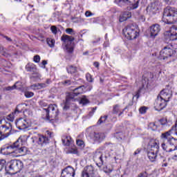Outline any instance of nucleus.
Returning a JSON list of instances; mask_svg holds the SVG:
<instances>
[{"instance_id": "1", "label": "nucleus", "mask_w": 177, "mask_h": 177, "mask_svg": "<svg viewBox=\"0 0 177 177\" xmlns=\"http://www.w3.org/2000/svg\"><path fill=\"white\" fill-rule=\"evenodd\" d=\"M165 39H166V41H169V43L167 46H165L163 49L160 50L159 55V59H160V60H165L176 53V50H174V46L171 42V41L177 40L176 26H172L169 30L165 32Z\"/></svg>"}, {"instance_id": "2", "label": "nucleus", "mask_w": 177, "mask_h": 177, "mask_svg": "<svg viewBox=\"0 0 177 177\" xmlns=\"http://www.w3.org/2000/svg\"><path fill=\"white\" fill-rule=\"evenodd\" d=\"M172 130L162 133L160 136L162 140L161 147L162 150L168 153L177 150V140L171 136Z\"/></svg>"}, {"instance_id": "3", "label": "nucleus", "mask_w": 177, "mask_h": 177, "mask_svg": "<svg viewBox=\"0 0 177 177\" xmlns=\"http://www.w3.org/2000/svg\"><path fill=\"white\" fill-rule=\"evenodd\" d=\"M122 31L127 39H136V37L139 36V30H138L136 25H127Z\"/></svg>"}, {"instance_id": "4", "label": "nucleus", "mask_w": 177, "mask_h": 177, "mask_svg": "<svg viewBox=\"0 0 177 177\" xmlns=\"http://www.w3.org/2000/svg\"><path fill=\"white\" fill-rule=\"evenodd\" d=\"M46 111V118L49 121H56L59 117V109L56 104H50L47 109H44Z\"/></svg>"}, {"instance_id": "5", "label": "nucleus", "mask_w": 177, "mask_h": 177, "mask_svg": "<svg viewBox=\"0 0 177 177\" xmlns=\"http://www.w3.org/2000/svg\"><path fill=\"white\" fill-rule=\"evenodd\" d=\"M163 20H166L167 23H176L177 21V10L171 7H167L163 12Z\"/></svg>"}, {"instance_id": "6", "label": "nucleus", "mask_w": 177, "mask_h": 177, "mask_svg": "<svg viewBox=\"0 0 177 177\" xmlns=\"http://www.w3.org/2000/svg\"><path fill=\"white\" fill-rule=\"evenodd\" d=\"M21 141L22 140L19 138L13 145L7 147V149H12V150H15L17 153H19L21 156H26L27 154V147H22L23 143H21Z\"/></svg>"}, {"instance_id": "7", "label": "nucleus", "mask_w": 177, "mask_h": 177, "mask_svg": "<svg viewBox=\"0 0 177 177\" xmlns=\"http://www.w3.org/2000/svg\"><path fill=\"white\" fill-rule=\"evenodd\" d=\"M23 162L20 160H12L9 162V166L8 167V172H20L23 169Z\"/></svg>"}, {"instance_id": "8", "label": "nucleus", "mask_w": 177, "mask_h": 177, "mask_svg": "<svg viewBox=\"0 0 177 177\" xmlns=\"http://www.w3.org/2000/svg\"><path fill=\"white\" fill-rule=\"evenodd\" d=\"M62 41L66 44L65 48L68 53H73L74 50V37L73 36H68L67 35H64L61 37Z\"/></svg>"}, {"instance_id": "9", "label": "nucleus", "mask_w": 177, "mask_h": 177, "mask_svg": "<svg viewBox=\"0 0 177 177\" xmlns=\"http://www.w3.org/2000/svg\"><path fill=\"white\" fill-rule=\"evenodd\" d=\"M10 132H12V124L7 123L6 124L1 125L0 127V139L3 140L6 138H8L9 135H10Z\"/></svg>"}, {"instance_id": "10", "label": "nucleus", "mask_w": 177, "mask_h": 177, "mask_svg": "<svg viewBox=\"0 0 177 177\" xmlns=\"http://www.w3.org/2000/svg\"><path fill=\"white\" fill-rule=\"evenodd\" d=\"M53 136V133L49 131H46V135H40L39 136L37 143L40 145V146H46L49 144V139Z\"/></svg>"}, {"instance_id": "11", "label": "nucleus", "mask_w": 177, "mask_h": 177, "mask_svg": "<svg viewBox=\"0 0 177 177\" xmlns=\"http://www.w3.org/2000/svg\"><path fill=\"white\" fill-rule=\"evenodd\" d=\"M15 125L17 128L20 131H22L23 129H27V128H30V127H31L30 122L24 118H19L15 122Z\"/></svg>"}, {"instance_id": "12", "label": "nucleus", "mask_w": 177, "mask_h": 177, "mask_svg": "<svg viewBox=\"0 0 177 177\" xmlns=\"http://www.w3.org/2000/svg\"><path fill=\"white\" fill-rule=\"evenodd\" d=\"M161 31V26L158 24H153L149 27V34L151 38H156L158 34H160V32Z\"/></svg>"}, {"instance_id": "13", "label": "nucleus", "mask_w": 177, "mask_h": 177, "mask_svg": "<svg viewBox=\"0 0 177 177\" xmlns=\"http://www.w3.org/2000/svg\"><path fill=\"white\" fill-rule=\"evenodd\" d=\"M167 106V102L162 98L160 97V95H158L157 99L154 102V108L157 111H161L162 109H165Z\"/></svg>"}, {"instance_id": "14", "label": "nucleus", "mask_w": 177, "mask_h": 177, "mask_svg": "<svg viewBox=\"0 0 177 177\" xmlns=\"http://www.w3.org/2000/svg\"><path fill=\"white\" fill-rule=\"evenodd\" d=\"M122 5H129L130 10L138 9L139 0H118Z\"/></svg>"}, {"instance_id": "15", "label": "nucleus", "mask_w": 177, "mask_h": 177, "mask_svg": "<svg viewBox=\"0 0 177 177\" xmlns=\"http://www.w3.org/2000/svg\"><path fill=\"white\" fill-rule=\"evenodd\" d=\"M159 97H160L162 100H165V102L167 103V102H169V99L172 97V91L168 89H163L160 91Z\"/></svg>"}, {"instance_id": "16", "label": "nucleus", "mask_w": 177, "mask_h": 177, "mask_svg": "<svg viewBox=\"0 0 177 177\" xmlns=\"http://www.w3.org/2000/svg\"><path fill=\"white\" fill-rule=\"evenodd\" d=\"M75 176V170L70 166L63 169L61 174V177H74Z\"/></svg>"}, {"instance_id": "17", "label": "nucleus", "mask_w": 177, "mask_h": 177, "mask_svg": "<svg viewBox=\"0 0 177 177\" xmlns=\"http://www.w3.org/2000/svg\"><path fill=\"white\" fill-rule=\"evenodd\" d=\"M93 160L97 162L98 167H102L103 165V153H102V151L97 150L94 153Z\"/></svg>"}, {"instance_id": "18", "label": "nucleus", "mask_w": 177, "mask_h": 177, "mask_svg": "<svg viewBox=\"0 0 177 177\" xmlns=\"http://www.w3.org/2000/svg\"><path fill=\"white\" fill-rule=\"evenodd\" d=\"M91 138L95 142L100 143V142H103L106 139V134L102 132H94L91 134Z\"/></svg>"}, {"instance_id": "19", "label": "nucleus", "mask_w": 177, "mask_h": 177, "mask_svg": "<svg viewBox=\"0 0 177 177\" xmlns=\"http://www.w3.org/2000/svg\"><path fill=\"white\" fill-rule=\"evenodd\" d=\"M93 172H95V168H93V166H87L82 171V177H91L93 175Z\"/></svg>"}, {"instance_id": "20", "label": "nucleus", "mask_w": 177, "mask_h": 177, "mask_svg": "<svg viewBox=\"0 0 177 177\" xmlns=\"http://www.w3.org/2000/svg\"><path fill=\"white\" fill-rule=\"evenodd\" d=\"M70 102H74V94L68 93L66 97V101L64 104V110H68L70 109Z\"/></svg>"}, {"instance_id": "21", "label": "nucleus", "mask_w": 177, "mask_h": 177, "mask_svg": "<svg viewBox=\"0 0 177 177\" xmlns=\"http://www.w3.org/2000/svg\"><path fill=\"white\" fill-rule=\"evenodd\" d=\"M50 84H52V80H50V79H47L45 83L35 84L32 86L33 88H35V89H42L44 88H47Z\"/></svg>"}, {"instance_id": "22", "label": "nucleus", "mask_w": 177, "mask_h": 177, "mask_svg": "<svg viewBox=\"0 0 177 177\" xmlns=\"http://www.w3.org/2000/svg\"><path fill=\"white\" fill-rule=\"evenodd\" d=\"M131 17L132 14L129 11H126L120 16L119 21L120 23H123V21H127L128 19H131Z\"/></svg>"}, {"instance_id": "23", "label": "nucleus", "mask_w": 177, "mask_h": 177, "mask_svg": "<svg viewBox=\"0 0 177 177\" xmlns=\"http://www.w3.org/2000/svg\"><path fill=\"white\" fill-rule=\"evenodd\" d=\"M149 151H154L155 153H158L160 151V144L156 141H153L149 144Z\"/></svg>"}, {"instance_id": "24", "label": "nucleus", "mask_w": 177, "mask_h": 177, "mask_svg": "<svg viewBox=\"0 0 177 177\" xmlns=\"http://www.w3.org/2000/svg\"><path fill=\"white\" fill-rule=\"evenodd\" d=\"M147 13L149 16H154L157 13V8L154 4H151L147 8Z\"/></svg>"}, {"instance_id": "25", "label": "nucleus", "mask_w": 177, "mask_h": 177, "mask_svg": "<svg viewBox=\"0 0 177 177\" xmlns=\"http://www.w3.org/2000/svg\"><path fill=\"white\" fill-rule=\"evenodd\" d=\"M157 153L153 151H148L147 152V157L150 160L151 162H154L157 158Z\"/></svg>"}, {"instance_id": "26", "label": "nucleus", "mask_w": 177, "mask_h": 177, "mask_svg": "<svg viewBox=\"0 0 177 177\" xmlns=\"http://www.w3.org/2000/svg\"><path fill=\"white\" fill-rule=\"evenodd\" d=\"M84 86H80L73 90V92L68 93H73V98L75 97V96H78V95H81V93H84Z\"/></svg>"}, {"instance_id": "27", "label": "nucleus", "mask_w": 177, "mask_h": 177, "mask_svg": "<svg viewBox=\"0 0 177 177\" xmlns=\"http://www.w3.org/2000/svg\"><path fill=\"white\" fill-rule=\"evenodd\" d=\"M62 140L64 146H70V143H71V137L63 136L62 138Z\"/></svg>"}, {"instance_id": "28", "label": "nucleus", "mask_w": 177, "mask_h": 177, "mask_svg": "<svg viewBox=\"0 0 177 177\" xmlns=\"http://www.w3.org/2000/svg\"><path fill=\"white\" fill-rule=\"evenodd\" d=\"M26 70L30 73H35L37 71V67L34 64H28L26 66Z\"/></svg>"}, {"instance_id": "29", "label": "nucleus", "mask_w": 177, "mask_h": 177, "mask_svg": "<svg viewBox=\"0 0 177 177\" xmlns=\"http://www.w3.org/2000/svg\"><path fill=\"white\" fill-rule=\"evenodd\" d=\"M66 71L68 74H75V73L77 71V68L75 66L69 65L66 67Z\"/></svg>"}, {"instance_id": "30", "label": "nucleus", "mask_w": 177, "mask_h": 177, "mask_svg": "<svg viewBox=\"0 0 177 177\" xmlns=\"http://www.w3.org/2000/svg\"><path fill=\"white\" fill-rule=\"evenodd\" d=\"M5 169L6 172H9V169L6 167V160L5 159H0V171Z\"/></svg>"}, {"instance_id": "31", "label": "nucleus", "mask_w": 177, "mask_h": 177, "mask_svg": "<svg viewBox=\"0 0 177 177\" xmlns=\"http://www.w3.org/2000/svg\"><path fill=\"white\" fill-rule=\"evenodd\" d=\"M24 106H27V104H18L16 107L14 114H19V113H21V111H23L24 109Z\"/></svg>"}, {"instance_id": "32", "label": "nucleus", "mask_w": 177, "mask_h": 177, "mask_svg": "<svg viewBox=\"0 0 177 177\" xmlns=\"http://www.w3.org/2000/svg\"><path fill=\"white\" fill-rule=\"evenodd\" d=\"M47 44L48 45V46H50V48H53L55 46V39H52V38H47Z\"/></svg>"}, {"instance_id": "33", "label": "nucleus", "mask_w": 177, "mask_h": 177, "mask_svg": "<svg viewBox=\"0 0 177 177\" xmlns=\"http://www.w3.org/2000/svg\"><path fill=\"white\" fill-rule=\"evenodd\" d=\"M62 84L64 86H68L70 85H73L74 84V82L72 81L71 80H64V81L62 82Z\"/></svg>"}, {"instance_id": "34", "label": "nucleus", "mask_w": 177, "mask_h": 177, "mask_svg": "<svg viewBox=\"0 0 177 177\" xmlns=\"http://www.w3.org/2000/svg\"><path fill=\"white\" fill-rule=\"evenodd\" d=\"M80 103V104H83L84 106V104H88V103H89V100L86 98V96L83 95Z\"/></svg>"}, {"instance_id": "35", "label": "nucleus", "mask_w": 177, "mask_h": 177, "mask_svg": "<svg viewBox=\"0 0 177 177\" xmlns=\"http://www.w3.org/2000/svg\"><path fill=\"white\" fill-rule=\"evenodd\" d=\"M114 137L116 138L118 140H122V138H124V134L122 133V132H116L114 134Z\"/></svg>"}, {"instance_id": "36", "label": "nucleus", "mask_w": 177, "mask_h": 177, "mask_svg": "<svg viewBox=\"0 0 177 177\" xmlns=\"http://www.w3.org/2000/svg\"><path fill=\"white\" fill-rule=\"evenodd\" d=\"M107 115L102 116L98 122H97V125H101V124H103V122H106V120H107Z\"/></svg>"}, {"instance_id": "37", "label": "nucleus", "mask_w": 177, "mask_h": 177, "mask_svg": "<svg viewBox=\"0 0 177 177\" xmlns=\"http://www.w3.org/2000/svg\"><path fill=\"white\" fill-rule=\"evenodd\" d=\"M148 127L149 129H151L152 131H157V125H156L155 122L149 123Z\"/></svg>"}, {"instance_id": "38", "label": "nucleus", "mask_w": 177, "mask_h": 177, "mask_svg": "<svg viewBox=\"0 0 177 177\" xmlns=\"http://www.w3.org/2000/svg\"><path fill=\"white\" fill-rule=\"evenodd\" d=\"M146 111H147V107L142 106L139 109V112L140 114H145Z\"/></svg>"}, {"instance_id": "39", "label": "nucleus", "mask_w": 177, "mask_h": 177, "mask_svg": "<svg viewBox=\"0 0 177 177\" xmlns=\"http://www.w3.org/2000/svg\"><path fill=\"white\" fill-rule=\"evenodd\" d=\"M86 78L88 82H93V78H92V75L90 73H86Z\"/></svg>"}, {"instance_id": "40", "label": "nucleus", "mask_w": 177, "mask_h": 177, "mask_svg": "<svg viewBox=\"0 0 177 177\" xmlns=\"http://www.w3.org/2000/svg\"><path fill=\"white\" fill-rule=\"evenodd\" d=\"M25 96L26 97H28V98L32 97L34 96V93L31 91H26L25 92Z\"/></svg>"}, {"instance_id": "41", "label": "nucleus", "mask_w": 177, "mask_h": 177, "mask_svg": "<svg viewBox=\"0 0 177 177\" xmlns=\"http://www.w3.org/2000/svg\"><path fill=\"white\" fill-rule=\"evenodd\" d=\"M0 53L3 55V56H6V48H3V46H0Z\"/></svg>"}, {"instance_id": "42", "label": "nucleus", "mask_w": 177, "mask_h": 177, "mask_svg": "<svg viewBox=\"0 0 177 177\" xmlns=\"http://www.w3.org/2000/svg\"><path fill=\"white\" fill-rule=\"evenodd\" d=\"M50 30L52 31L53 34H54L55 35L57 34V27H56L55 26H52L50 27Z\"/></svg>"}, {"instance_id": "43", "label": "nucleus", "mask_w": 177, "mask_h": 177, "mask_svg": "<svg viewBox=\"0 0 177 177\" xmlns=\"http://www.w3.org/2000/svg\"><path fill=\"white\" fill-rule=\"evenodd\" d=\"M119 107H120L119 105H115L113 106V114H118V111H120Z\"/></svg>"}, {"instance_id": "44", "label": "nucleus", "mask_w": 177, "mask_h": 177, "mask_svg": "<svg viewBox=\"0 0 177 177\" xmlns=\"http://www.w3.org/2000/svg\"><path fill=\"white\" fill-rule=\"evenodd\" d=\"M69 153L71 154H78V149L77 148H72L69 150Z\"/></svg>"}, {"instance_id": "45", "label": "nucleus", "mask_w": 177, "mask_h": 177, "mask_svg": "<svg viewBox=\"0 0 177 177\" xmlns=\"http://www.w3.org/2000/svg\"><path fill=\"white\" fill-rule=\"evenodd\" d=\"M33 60L35 63H39V62H41V57L37 55L34 57Z\"/></svg>"}, {"instance_id": "46", "label": "nucleus", "mask_w": 177, "mask_h": 177, "mask_svg": "<svg viewBox=\"0 0 177 177\" xmlns=\"http://www.w3.org/2000/svg\"><path fill=\"white\" fill-rule=\"evenodd\" d=\"M76 143L77 145V146H79L80 147H84V141L82 140H77L76 141Z\"/></svg>"}, {"instance_id": "47", "label": "nucleus", "mask_w": 177, "mask_h": 177, "mask_svg": "<svg viewBox=\"0 0 177 177\" xmlns=\"http://www.w3.org/2000/svg\"><path fill=\"white\" fill-rule=\"evenodd\" d=\"M140 91H142V88L138 89V91L136 92V95H133V99H139V97L140 96Z\"/></svg>"}, {"instance_id": "48", "label": "nucleus", "mask_w": 177, "mask_h": 177, "mask_svg": "<svg viewBox=\"0 0 177 177\" xmlns=\"http://www.w3.org/2000/svg\"><path fill=\"white\" fill-rule=\"evenodd\" d=\"M111 143L110 142H106L103 146L100 147V150H104V149H106V147H107L108 146H111Z\"/></svg>"}, {"instance_id": "49", "label": "nucleus", "mask_w": 177, "mask_h": 177, "mask_svg": "<svg viewBox=\"0 0 177 177\" xmlns=\"http://www.w3.org/2000/svg\"><path fill=\"white\" fill-rule=\"evenodd\" d=\"M66 34H70L71 35H73V32H74V30L73 28H66Z\"/></svg>"}, {"instance_id": "50", "label": "nucleus", "mask_w": 177, "mask_h": 177, "mask_svg": "<svg viewBox=\"0 0 177 177\" xmlns=\"http://www.w3.org/2000/svg\"><path fill=\"white\" fill-rule=\"evenodd\" d=\"M160 122L161 125H165L167 124V118H162Z\"/></svg>"}, {"instance_id": "51", "label": "nucleus", "mask_w": 177, "mask_h": 177, "mask_svg": "<svg viewBox=\"0 0 177 177\" xmlns=\"http://www.w3.org/2000/svg\"><path fill=\"white\" fill-rule=\"evenodd\" d=\"M85 16L86 17H91V16H93V14L92 12H91V11H86L85 12Z\"/></svg>"}, {"instance_id": "52", "label": "nucleus", "mask_w": 177, "mask_h": 177, "mask_svg": "<svg viewBox=\"0 0 177 177\" xmlns=\"http://www.w3.org/2000/svg\"><path fill=\"white\" fill-rule=\"evenodd\" d=\"M39 104L41 107H46V106H48V104L44 101H40Z\"/></svg>"}, {"instance_id": "53", "label": "nucleus", "mask_w": 177, "mask_h": 177, "mask_svg": "<svg viewBox=\"0 0 177 177\" xmlns=\"http://www.w3.org/2000/svg\"><path fill=\"white\" fill-rule=\"evenodd\" d=\"M16 88V84L12 86H8L6 88V91H13Z\"/></svg>"}, {"instance_id": "54", "label": "nucleus", "mask_w": 177, "mask_h": 177, "mask_svg": "<svg viewBox=\"0 0 177 177\" xmlns=\"http://www.w3.org/2000/svg\"><path fill=\"white\" fill-rule=\"evenodd\" d=\"M166 3L168 5H172V2H174V0H164Z\"/></svg>"}, {"instance_id": "55", "label": "nucleus", "mask_w": 177, "mask_h": 177, "mask_svg": "<svg viewBox=\"0 0 177 177\" xmlns=\"http://www.w3.org/2000/svg\"><path fill=\"white\" fill-rule=\"evenodd\" d=\"M142 82L143 88H145V85H147V84H149L148 82L146 83V80H142Z\"/></svg>"}, {"instance_id": "56", "label": "nucleus", "mask_w": 177, "mask_h": 177, "mask_svg": "<svg viewBox=\"0 0 177 177\" xmlns=\"http://www.w3.org/2000/svg\"><path fill=\"white\" fill-rule=\"evenodd\" d=\"M93 65L95 66V67H96L97 68L99 67V62H94Z\"/></svg>"}, {"instance_id": "57", "label": "nucleus", "mask_w": 177, "mask_h": 177, "mask_svg": "<svg viewBox=\"0 0 177 177\" xmlns=\"http://www.w3.org/2000/svg\"><path fill=\"white\" fill-rule=\"evenodd\" d=\"M139 153H140V149H137V150L134 152V156H136L137 154H139Z\"/></svg>"}, {"instance_id": "58", "label": "nucleus", "mask_w": 177, "mask_h": 177, "mask_svg": "<svg viewBox=\"0 0 177 177\" xmlns=\"http://www.w3.org/2000/svg\"><path fill=\"white\" fill-rule=\"evenodd\" d=\"M41 64H43V66H46V64H48V62H46V60H43Z\"/></svg>"}, {"instance_id": "59", "label": "nucleus", "mask_w": 177, "mask_h": 177, "mask_svg": "<svg viewBox=\"0 0 177 177\" xmlns=\"http://www.w3.org/2000/svg\"><path fill=\"white\" fill-rule=\"evenodd\" d=\"M172 160H174L175 161L177 160V155H174L173 157H172Z\"/></svg>"}, {"instance_id": "60", "label": "nucleus", "mask_w": 177, "mask_h": 177, "mask_svg": "<svg viewBox=\"0 0 177 177\" xmlns=\"http://www.w3.org/2000/svg\"><path fill=\"white\" fill-rule=\"evenodd\" d=\"M6 39H7V41H9L10 42L12 41V39H10L8 37H6Z\"/></svg>"}, {"instance_id": "61", "label": "nucleus", "mask_w": 177, "mask_h": 177, "mask_svg": "<svg viewBox=\"0 0 177 177\" xmlns=\"http://www.w3.org/2000/svg\"><path fill=\"white\" fill-rule=\"evenodd\" d=\"M111 158H113L115 161H117V157L116 156H111Z\"/></svg>"}, {"instance_id": "62", "label": "nucleus", "mask_w": 177, "mask_h": 177, "mask_svg": "<svg viewBox=\"0 0 177 177\" xmlns=\"http://www.w3.org/2000/svg\"><path fill=\"white\" fill-rule=\"evenodd\" d=\"M141 19H142V21H145V16H141Z\"/></svg>"}, {"instance_id": "63", "label": "nucleus", "mask_w": 177, "mask_h": 177, "mask_svg": "<svg viewBox=\"0 0 177 177\" xmlns=\"http://www.w3.org/2000/svg\"><path fill=\"white\" fill-rule=\"evenodd\" d=\"M97 107L93 108V113H95V110H96Z\"/></svg>"}, {"instance_id": "64", "label": "nucleus", "mask_w": 177, "mask_h": 177, "mask_svg": "<svg viewBox=\"0 0 177 177\" xmlns=\"http://www.w3.org/2000/svg\"><path fill=\"white\" fill-rule=\"evenodd\" d=\"M123 113H124V112H120V113H119V117L121 116V115H122Z\"/></svg>"}]
</instances>
